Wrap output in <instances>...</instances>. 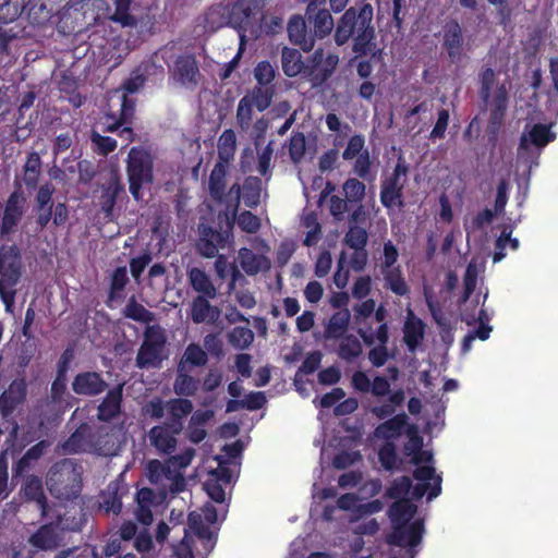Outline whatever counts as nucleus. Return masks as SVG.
Returning a JSON list of instances; mask_svg holds the SVG:
<instances>
[{
	"mask_svg": "<svg viewBox=\"0 0 558 558\" xmlns=\"http://www.w3.org/2000/svg\"><path fill=\"white\" fill-rule=\"evenodd\" d=\"M22 267L20 248L15 244L3 245L0 248V299L8 313H12L15 303Z\"/></svg>",
	"mask_w": 558,
	"mask_h": 558,
	"instance_id": "obj_5",
	"label": "nucleus"
},
{
	"mask_svg": "<svg viewBox=\"0 0 558 558\" xmlns=\"http://www.w3.org/2000/svg\"><path fill=\"white\" fill-rule=\"evenodd\" d=\"M512 230L510 227H505L500 235L497 238L495 243V252L493 255V262L498 263L501 262L506 257V247L510 246L512 251H517L520 246L519 240L517 238H511Z\"/></svg>",
	"mask_w": 558,
	"mask_h": 558,
	"instance_id": "obj_41",
	"label": "nucleus"
},
{
	"mask_svg": "<svg viewBox=\"0 0 558 558\" xmlns=\"http://www.w3.org/2000/svg\"><path fill=\"white\" fill-rule=\"evenodd\" d=\"M122 313L124 317L138 323L149 324L154 320V314L144 305L138 303L134 295L129 299Z\"/></svg>",
	"mask_w": 558,
	"mask_h": 558,
	"instance_id": "obj_42",
	"label": "nucleus"
},
{
	"mask_svg": "<svg viewBox=\"0 0 558 558\" xmlns=\"http://www.w3.org/2000/svg\"><path fill=\"white\" fill-rule=\"evenodd\" d=\"M71 387L77 396L96 397L107 390L108 383L104 379L101 373L84 371L74 376Z\"/></svg>",
	"mask_w": 558,
	"mask_h": 558,
	"instance_id": "obj_16",
	"label": "nucleus"
},
{
	"mask_svg": "<svg viewBox=\"0 0 558 558\" xmlns=\"http://www.w3.org/2000/svg\"><path fill=\"white\" fill-rule=\"evenodd\" d=\"M378 459L386 471L400 469L401 460L398 458L396 445L392 441H386L378 450Z\"/></svg>",
	"mask_w": 558,
	"mask_h": 558,
	"instance_id": "obj_44",
	"label": "nucleus"
},
{
	"mask_svg": "<svg viewBox=\"0 0 558 558\" xmlns=\"http://www.w3.org/2000/svg\"><path fill=\"white\" fill-rule=\"evenodd\" d=\"M14 191L11 192L5 202L0 225L2 234H10L14 232L25 211L26 197L22 191L21 182L17 179L14 180Z\"/></svg>",
	"mask_w": 558,
	"mask_h": 558,
	"instance_id": "obj_11",
	"label": "nucleus"
},
{
	"mask_svg": "<svg viewBox=\"0 0 558 558\" xmlns=\"http://www.w3.org/2000/svg\"><path fill=\"white\" fill-rule=\"evenodd\" d=\"M167 337L159 325H148L144 330L143 342L136 354L138 368L160 367L167 359Z\"/></svg>",
	"mask_w": 558,
	"mask_h": 558,
	"instance_id": "obj_8",
	"label": "nucleus"
},
{
	"mask_svg": "<svg viewBox=\"0 0 558 558\" xmlns=\"http://www.w3.org/2000/svg\"><path fill=\"white\" fill-rule=\"evenodd\" d=\"M49 444L46 440H40L29 449L15 462L13 466V476H22L29 471L33 465L41 458Z\"/></svg>",
	"mask_w": 558,
	"mask_h": 558,
	"instance_id": "obj_31",
	"label": "nucleus"
},
{
	"mask_svg": "<svg viewBox=\"0 0 558 558\" xmlns=\"http://www.w3.org/2000/svg\"><path fill=\"white\" fill-rule=\"evenodd\" d=\"M230 165L216 162L208 179V193L217 204H223L226 199V178Z\"/></svg>",
	"mask_w": 558,
	"mask_h": 558,
	"instance_id": "obj_26",
	"label": "nucleus"
},
{
	"mask_svg": "<svg viewBox=\"0 0 558 558\" xmlns=\"http://www.w3.org/2000/svg\"><path fill=\"white\" fill-rule=\"evenodd\" d=\"M209 300L211 299L204 295L194 298L190 311L193 323H215L218 319L220 311L217 306L211 305Z\"/></svg>",
	"mask_w": 558,
	"mask_h": 558,
	"instance_id": "obj_27",
	"label": "nucleus"
},
{
	"mask_svg": "<svg viewBox=\"0 0 558 558\" xmlns=\"http://www.w3.org/2000/svg\"><path fill=\"white\" fill-rule=\"evenodd\" d=\"M413 477L421 483H429L433 481L434 483L430 484V490L428 493L427 499L432 500L433 498H436L441 493V476L436 475L435 468L432 465H423L417 466L413 471Z\"/></svg>",
	"mask_w": 558,
	"mask_h": 558,
	"instance_id": "obj_39",
	"label": "nucleus"
},
{
	"mask_svg": "<svg viewBox=\"0 0 558 558\" xmlns=\"http://www.w3.org/2000/svg\"><path fill=\"white\" fill-rule=\"evenodd\" d=\"M68 379L54 377L49 397L40 405V415L48 422H58L74 405V398L68 392Z\"/></svg>",
	"mask_w": 558,
	"mask_h": 558,
	"instance_id": "obj_9",
	"label": "nucleus"
},
{
	"mask_svg": "<svg viewBox=\"0 0 558 558\" xmlns=\"http://www.w3.org/2000/svg\"><path fill=\"white\" fill-rule=\"evenodd\" d=\"M22 490L26 500L35 501L37 504L43 518L49 517L48 499L44 492L43 482L38 476H26Z\"/></svg>",
	"mask_w": 558,
	"mask_h": 558,
	"instance_id": "obj_25",
	"label": "nucleus"
},
{
	"mask_svg": "<svg viewBox=\"0 0 558 558\" xmlns=\"http://www.w3.org/2000/svg\"><path fill=\"white\" fill-rule=\"evenodd\" d=\"M236 151V135L232 129L225 130L218 140L217 162L230 165Z\"/></svg>",
	"mask_w": 558,
	"mask_h": 558,
	"instance_id": "obj_35",
	"label": "nucleus"
},
{
	"mask_svg": "<svg viewBox=\"0 0 558 558\" xmlns=\"http://www.w3.org/2000/svg\"><path fill=\"white\" fill-rule=\"evenodd\" d=\"M129 190L135 201L142 198V187L154 181V160L143 147H132L126 159Z\"/></svg>",
	"mask_w": 558,
	"mask_h": 558,
	"instance_id": "obj_6",
	"label": "nucleus"
},
{
	"mask_svg": "<svg viewBox=\"0 0 558 558\" xmlns=\"http://www.w3.org/2000/svg\"><path fill=\"white\" fill-rule=\"evenodd\" d=\"M28 544L35 548V551H47L56 549L59 546L60 537L56 529V523H46L40 525L27 539Z\"/></svg>",
	"mask_w": 558,
	"mask_h": 558,
	"instance_id": "obj_21",
	"label": "nucleus"
},
{
	"mask_svg": "<svg viewBox=\"0 0 558 558\" xmlns=\"http://www.w3.org/2000/svg\"><path fill=\"white\" fill-rule=\"evenodd\" d=\"M411 488L412 480L409 476L403 475L392 481L390 486L386 489L385 495L396 501L407 498Z\"/></svg>",
	"mask_w": 558,
	"mask_h": 558,
	"instance_id": "obj_53",
	"label": "nucleus"
},
{
	"mask_svg": "<svg viewBox=\"0 0 558 558\" xmlns=\"http://www.w3.org/2000/svg\"><path fill=\"white\" fill-rule=\"evenodd\" d=\"M480 96L487 104L492 97V90L496 82V73L492 68H485L478 75Z\"/></svg>",
	"mask_w": 558,
	"mask_h": 558,
	"instance_id": "obj_57",
	"label": "nucleus"
},
{
	"mask_svg": "<svg viewBox=\"0 0 558 558\" xmlns=\"http://www.w3.org/2000/svg\"><path fill=\"white\" fill-rule=\"evenodd\" d=\"M407 424L408 416L405 413L393 415L376 427L375 436L391 441V439H396L402 434Z\"/></svg>",
	"mask_w": 558,
	"mask_h": 558,
	"instance_id": "obj_32",
	"label": "nucleus"
},
{
	"mask_svg": "<svg viewBox=\"0 0 558 558\" xmlns=\"http://www.w3.org/2000/svg\"><path fill=\"white\" fill-rule=\"evenodd\" d=\"M129 282L128 271L124 266L117 267L111 276L109 299L114 300L119 292H122Z\"/></svg>",
	"mask_w": 558,
	"mask_h": 558,
	"instance_id": "obj_58",
	"label": "nucleus"
},
{
	"mask_svg": "<svg viewBox=\"0 0 558 558\" xmlns=\"http://www.w3.org/2000/svg\"><path fill=\"white\" fill-rule=\"evenodd\" d=\"M424 531L423 520L416 519L412 523L391 529L385 541L389 546L414 548L421 544Z\"/></svg>",
	"mask_w": 558,
	"mask_h": 558,
	"instance_id": "obj_13",
	"label": "nucleus"
},
{
	"mask_svg": "<svg viewBox=\"0 0 558 558\" xmlns=\"http://www.w3.org/2000/svg\"><path fill=\"white\" fill-rule=\"evenodd\" d=\"M385 288L389 289L392 293L398 296H404L409 294L410 288L403 277L400 266L391 269L383 270Z\"/></svg>",
	"mask_w": 558,
	"mask_h": 558,
	"instance_id": "obj_38",
	"label": "nucleus"
},
{
	"mask_svg": "<svg viewBox=\"0 0 558 558\" xmlns=\"http://www.w3.org/2000/svg\"><path fill=\"white\" fill-rule=\"evenodd\" d=\"M359 336L362 338L366 345H372L375 340L378 341L379 345H386L389 340V327L387 323H383L378 326L374 333L371 328L357 330Z\"/></svg>",
	"mask_w": 558,
	"mask_h": 558,
	"instance_id": "obj_52",
	"label": "nucleus"
},
{
	"mask_svg": "<svg viewBox=\"0 0 558 558\" xmlns=\"http://www.w3.org/2000/svg\"><path fill=\"white\" fill-rule=\"evenodd\" d=\"M368 59L360 57L361 59L355 64L356 74L360 78L363 80L371 77L374 71L373 62L378 61L381 58V49L377 48L375 45V49H373L372 52H368Z\"/></svg>",
	"mask_w": 558,
	"mask_h": 558,
	"instance_id": "obj_56",
	"label": "nucleus"
},
{
	"mask_svg": "<svg viewBox=\"0 0 558 558\" xmlns=\"http://www.w3.org/2000/svg\"><path fill=\"white\" fill-rule=\"evenodd\" d=\"M337 64V56L329 54L324 58L323 50L318 49L308 57V64L303 78L308 81L312 87H320L331 77Z\"/></svg>",
	"mask_w": 558,
	"mask_h": 558,
	"instance_id": "obj_10",
	"label": "nucleus"
},
{
	"mask_svg": "<svg viewBox=\"0 0 558 558\" xmlns=\"http://www.w3.org/2000/svg\"><path fill=\"white\" fill-rule=\"evenodd\" d=\"M43 172V161L38 153L27 154L23 166V182L28 190H35L38 186L39 178Z\"/></svg>",
	"mask_w": 558,
	"mask_h": 558,
	"instance_id": "obj_34",
	"label": "nucleus"
},
{
	"mask_svg": "<svg viewBox=\"0 0 558 558\" xmlns=\"http://www.w3.org/2000/svg\"><path fill=\"white\" fill-rule=\"evenodd\" d=\"M173 76L183 85H196L199 70L195 57L192 54L179 56L174 62Z\"/></svg>",
	"mask_w": 558,
	"mask_h": 558,
	"instance_id": "obj_24",
	"label": "nucleus"
},
{
	"mask_svg": "<svg viewBox=\"0 0 558 558\" xmlns=\"http://www.w3.org/2000/svg\"><path fill=\"white\" fill-rule=\"evenodd\" d=\"M27 385L25 378H15L0 395V413L3 417L13 414L26 400Z\"/></svg>",
	"mask_w": 558,
	"mask_h": 558,
	"instance_id": "obj_18",
	"label": "nucleus"
},
{
	"mask_svg": "<svg viewBox=\"0 0 558 558\" xmlns=\"http://www.w3.org/2000/svg\"><path fill=\"white\" fill-rule=\"evenodd\" d=\"M189 283L198 295H204L210 299L217 296V289L213 283L209 275L204 269L193 267L187 270Z\"/></svg>",
	"mask_w": 558,
	"mask_h": 558,
	"instance_id": "obj_30",
	"label": "nucleus"
},
{
	"mask_svg": "<svg viewBox=\"0 0 558 558\" xmlns=\"http://www.w3.org/2000/svg\"><path fill=\"white\" fill-rule=\"evenodd\" d=\"M254 340V332L242 326L234 327L228 335L229 343L239 350L247 349Z\"/></svg>",
	"mask_w": 558,
	"mask_h": 558,
	"instance_id": "obj_47",
	"label": "nucleus"
},
{
	"mask_svg": "<svg viewBox=\"0 0 558 558\" xmlns=\"http://www.w3.org/2000/svg\"><path fill=\"white\" fill-rule=\"evenodd\" d=\"M90 141L95 150L101 156H108L117 148V141L113 137L101 135L96 131L92 132Z\"/></svg>",
	"mask_w": 558,
	"mask_h": 558,
	"instance_id": "obj_59",
	"label": "nucleus"
},
{
	"mask_svg": "<svg viewBox=\"0 0 558 558\" xmlns=\"http://www.w3.org/2000/svg\"><path fill=\"white\" fill-rule=\"evenodd\" d=\"M409 173V165L404 157L400 155L392 172L384 177L380 181L379 199L381 205L387 209H402L405 206L404 186Z\"/></svg>",
	"mask_w": 558,
	"mask_h": 558,
	"instance_id": "obj_7",
	"label": "nucleus"
},
{
	"mask_svg": "<svg viewBox=\"0 0 558 558\" xmlns=\"http://www.w3.org/2000/svg\"><path fill=\"white\" fill-rule=\"evenodd\" d=\"M238 226L247 233H256L260 228V220L252 211L244 210L238 217Z\"/></svg>",
	"mask_w": 558,
	"mask_h": 558,
	"instance_id": "obj_64",
	"label": "nucleus"
},
{
	"mask_svg": "<svg viewBox=\"0 0 558 558\" xmlns=\"http://www.w3.org/2000/svg\"><path fill=\"white\" fill-rule=\"evenodd\" d=\"M365 148V137L362 134L352 135L347 144V147L342 151V158L344 160H352L355 157L360 156Z\"/></svg>",
	"mask_w": 558,
	"mask_h": 558,
	"instance_id": "obj_62",
	"label": "nucleus"
},
{
	"mask_svg": "<svg viewBox=\"0 0 558 558\" xmlns=\"http://www.w3.org/2000/svg\"><path fill=\"white\" fill-rule=\"evenodd\" d=\"M147 76L141 66L133 70L130 76L123 82L122 88L128 94L138 92L146 83Z\"/></svg>",
	"mask_w": 558,
	"mask_h": 558,
	"instance_id": "obj_61",
	"label": "nucleus"
},
{
	"mask_svg": "<svg viewBox=\"0 0 558 558\" xmlns=\"http://www.w3.org/2000/svg\"><path fill=\"white\" fill-rule=\"evenodd\" d=\"M46 485L59 500H74L82 492V473L69 459L56 462L48 471Z\"/></svg>",
	"mask_w": 558,
	"mask_h": 558,
	"instance_id": "obj_4",
	"label": "nucleus"
},
{
	"mask_svg": "<svg viewBox=\"0 0 558 558\" xmlns=\"http://www.w3.org/2000/svg\"><path fill=\"white\" fill-rule=\"evenodd\" d=\"M289 156L294 163L302 161L306 150L305 135L302 132H293L289 145Z\"/></svg>",
	"mask_w": 558,
	"mask_h": 558,
	"instance_id": "obj_55",
	"label": "nucleus"
},
{
	"mask_svg": "<svg viewBox=\"0 0 558 558\" xmlns=\"http://www.w3.org/2000/svg\"><path fill=\"white\" fill-rule=\"evenodd\" d=\"M208 361L207 353L196 343H190L183 356L181 357L178 367L186 368V365L201 367Z\"/></svg>",
	"mask_w": 558,
	"mask_h": 558,
	"instance_id": "obj_43",
	"label": "nucleus"
},
{
	"mask_svg": "<svg viewBox=\"0 0 558 558\" xmlns=\"http://www.w3.org/2000/svg\"><path fill=\"white\" fill-rule=\"evenodd\" d=\"M327 8V0H313L304 15L294 14L289 19L287 32L290 41L303 51H311L318 39L329 36L336 28V22Z\"/></svg>",
	"mask_w": 558,
	"mask_h": 558,
	"instance_id": "obj_2",
	"label": "nucleus"
},
{
	"mask_svg": "<svg viewBox=\"0 0 558 558\" xmlns=\"http://www.w3.org/2000/svg\"><path fill=\"white\" fill-rule=\"evenodd\" d=\"M189 529L202 541L211 543L214 533L203 521V515L197 512H191L187 517Z\"/></svg>",
	"mask_w": 558,
	"mask_h": 558,
	"instance_id": "obj_51",
	"label": "nucleus"
},
{
	"mask_svg": "<svg viewBox=\"0 0 558 558\" xmlns=\"http://www.w3.org/2000/svg\"><path fill=\"white\" fill-rule=\"evenodd\" d=\"M362 352L363 348L361 342L352 335L344 337L338 348V355L347 362H352L357 359Z\"/></svg>",
	"mask_w": 558,
	"mask_h": 558,
	"instance_id": "obj_45",
	"label": "nucleus"
},
{
	"mask_svg": "<svg viewBox=\"0 0 558 558\" xmlns=\"http://www.w3.org/2000/svg\"><path fill=\"white\" fill-rule=\"evenodd\" d=\"M199 387L198 379L187 374V369L178 367L177 376L173 383V390L180 398L193 397Z\"/></svg>",
	"mask_w": 558,
	"mask_h": 558,
	"instance_id": "obj_37",
	"label": "nucleus"
},
{
	"mask_svg": "<svg viewBox=\"0 0 558 558\" xmlns=\"http://www.w3.org/2000/svg\"><path fill=\"white\" fill-rule=\"evenodd\" d=\"M374 7L368 0H355L336 21L333 40L338 47L352 43V62L375 49Z\"/></svg>",
	"mask_w": 558,
	"mask_h": 558,
	"instance_id": "obj_1",
	"label": "nucleus"
},
{
	"mask_svg": "<svg viewBox=\"0 0 558 558\" xmlns=\"http://www.w3.org/2000/svg\"><path fill=\"white\" fill-rule=\"evenodd\" d=\"M529 138L536 147H545L547 144L555 140V134L550 132L548 125L536 123L529 132Z\"/></svg>",
	"mask_w": 558,
	"mask_h": 558,
	"instance_id": "obj_54",
	"label": "nucleus"
},
{
	"mask_svg": "<svg viewBox=\"0 0 558 558\" xmlns=\"http://www.w3.org/2000/svg\"><path fill=\"white\" fill-rule=\"evenodd\" d=\"M368 233L361 226H350L344 235V244L352 250H363L366 247Z\"/></svg>",
	"mask_w": 558,
	"mask_h": 558,
	"instance_id": "obj_50",
	"label": "nucleus"
},
{
	"mask_svg": "<svg viewBox=\"0 0 558 558\" xmlns=\"http://www.w3.org/2000/svg\"><path fill=\"white\" fill-rule=\"evenodd\" d=\"M182 432H175L169 424L156 425L148 432L150 445L162 454L172 453L178 445L177 435Z\"/></svg>",
	"mask_w": 558,
	"mask_h": 558,
	"instance_id": "obj_20",
	"label": "nucleus"
},
{
	"mask_svg": "<svg viewBox=\"0 0 558 558\" xmlns=\"http://www.w3.org/2000/svg\"><path fill=\"white\" fill-rule=\"evenodd\" d=\"M441 47L451 63H458L464 56V36L460 23L451 19L441 27Z\"/></svg>",
	"mask_w": 558,
	"mask_h": 558,
	"instance_id": "obj_12",
	"label": "nucleus"
},
{
	"mask_svg": "<svg viewBox=\"0 0 558 558\" xmlns=\"http://www.w3.org/2000/svg\"><path fill=\"white\" fill-rule=\"evenodd\" d=\"M65 0H0V23L9 24L27 12L33 24L41 25L59 11Z\"/></svg>",
	"mask_w": 558,
	"mask_h": 558,
	"instance_id": "obj_3",
	"label": "nucleus"
},
{
	"mask_svg": "<svg viewBox=\"0 0 558 558\" xmlns=\"http://www.w3.org/2000/svg\"><path fill=\"white\" fill-rule=\"evenodd\" d=\"M425 336V325L421 318L407 319L403 328V341L410 352H415Z\"/></svg>",
	"mask_w": 558,
	"mask_h": 558,
	"instance_id": "obj_33",
	"label": "nucleus"
},
{
	"mask_svg": "<svg viewBox=\"0 0 558 558\" xmlns=\"http://www.w3.org/2000/svg\"><path fill=\"white\" fill-rule=\"evenodd\" d=\"M132 0H116V9L111 16V20L116 23L121 24V26L133 27L136 26L137 21L135 16L130 14Z\"/></svg>",
	"mask_w": 558,
	"mask_h": 558,
	"instance_id": "obj_46",
	"label": "nucleus"
},
{
	"mask_svg": "<svg viewBox=\"0 0 558 558\" xmlns=\"http://www.w3.org/2000/svg\"><path fill=\"white\" fill-rule=\"evenodd\" d=\"M146 476L150 484L157 485L163 478L171 477V469L157 459L149 460L146 464Z\"/></svg>",
	"mask_w": 558,
	"mask_h": 558,
	"instance_id": "obj_48",
	"label": "nucleus"
},
{
	"mask_svg": "<svg viewBox=\"0 0 558 558\" xmlns=\"http://www.w3.org/2000/svg\"><path fill=\"white\" fill-rule=\"evenodd\" d=\"M281 64L283 73L289 77L301 75L303 78L308 58L304 61L298 49L284 47L281 52Z\"/></svg>",
	"mask_w": 558,
	"mask_h": 558,
	"instance_id": "obj_29",
	"label": "nucleus"
},
{
	"mask_svg": "<svg viewBox=\"0 0 558 558\" xmlns=\"http://www.w3.org/2000/svg\"><path fill=\"white\" fill-rule=\"evenodd\" d=\"M345 198L351 204H360L365 197L366 186L356 178H349L342 185Z\"/></svg>",
	"mask_w": 558,
	"mask_h": 558,
	"instance_id": "obj_49",
	"label": "nucleus"
},
{
	"mask_svg": "<svg viewBox=\"0 0 558 558\" xmlns=\"http://www.w3.org/2000/svg\"><path fill=\"white\" fill-rule=\"evenodd\" d=\"M262 11L259 2L236 0L229 11V22L238 31L246 32L256 24Z\"/></svg>",
	"mask_w": 558,
	"mask_h": 558,
	"instance_id": "obj_14",
	"label": "nucleus"
},
{
	"mask_svg": "<svg viewBox=\"0 0 558 558\" xmlns=\"http://www.w3.org/2000/svg\"><path fill=\"white\" fill-rule=\"evenodd\" d=\"M372 171V160L368 150H364L360 156L355 157L353 163V172L361 179L367 180Z\"/></svg>",
	"mask_w": 558,
	"mask_h": 558,
	"instance_id": "obj_63",
	"label": "nucleus"
},
{
	"mask_svg": "<svg viewBox=\"0 0 558 558\" xmlns=\"http://www.w3.org/2000/svg\"><path fill=\"white\" fill-rule=\"evenodd\" d=\"M253 114V100L248 96H244L240 99L236 109V121L242 130L250 126Z\"/></svg>",
	"mask_w": 558,
	"mask_h": 558,
	"instance_id": "obj_60",
	"label": "nucleus"
},
{
	"mask_svg": "<svg viewBox=\"0 0 558 558\" xmlns=\"http://www.w3.org/2000/svg\"><path fill=\"white\" fill-rule=\"evenodd\" d=\"M96 435L90 425L82 423L62 444L64 452L73 454L90 452L96 446Z\"/></svg>",
	"mask_w": 558,
	"mask_h": 558,
	"instance_id": "obj_17",
	"label": "nucleus"
},
{
	"mask_svg": "<svg viewBox=\"0 0 558 558\" xmlns=\"http://www.w3.org/2000/svg\"><path fill=\"white\" fill-rule=\"evenodd\" d=\"M351 314L348 308L338 311L331 315L325 329L327 339H339L348 330Z\"/></svg>",
	"mask_w": 558,
	"mask_h": 558,
	"instance_id": "obj_36",
	"label": "nucleus"
},
{
	"mask_svg": "<svg viewBox=\"0 0 558 558\" xmlns=\"http://www.w3.org/2000/svg\"><path fill=\"white\" fill-rule=\"evenodd\" d=\"M417 507L408 498L393 501L388 508V517L391 522V529L412 523Z\"/></svg>",
	"mask_w": 558,
	"mask_h": 558,
	"instance_id": "obj_28",
	"label": "nucleus"
},
{
	"mask_svg": "<svg viewBox=\"0 0 558 558\" xmlns=\"http://www.w3.org/2000/svg\"><path fill=\"white\" fill-rule=\"evenodd\" d=\"M229 234L222 233L216 228L199 223L198 239L195 243L196 252L205 258H213L217 255L219 248L225 247Z\"/></svg>",
	"mask_w": 558,
	"mask_h": 558,
	"instance_id": "obj_15",
	"label": "nucleus"
},
{
	"mask_svg": "<svg viewBox=\"0 0 558 558\" xmlns=\"http://www.w3.org/2000/svg\"><path fill=\"white\" fill-rule=\"evenodd\" d=\"M166 407L169 414V421L166 423L173 427L175 432H182L184 429V418L194 409L192 401L187 398H173L166 401Z\"/></svg>",
	"mask_w": 558,
	"mask_h": 558,
	"instance_id": "obj_23",
	"label": "nucleus"
},
{
	"mask_svg": "<svg viewBox=\"0 0 558 558\" xmlns=\"http://www.w3.org/2000/svg\"><path fill=\"white\" fill-rule=\"evenodd\" d=\"M243 202L248 208H256L260 202L262 180L258 177L250 175L243 183Z\"/></svg>",
	"mask_w": 558,
	"mask_h": 558,
	"instance_id": "obj_40",
	"label": "nucleus"
},
{
	"mask_svg": "<svg viewBox=\"0 0 558 558\" xmlns=\"http://www.w3.org/2000/svg\"><path fill=\"white\" fill-rule=\"evenodd\" d=\"M124 193V185L118 173H112L109 179L100 185V195L98 205L105 215V218L111 220L113 209L120 194Z\"/></svg>",
	"mask_w": 558,
	"mask_h": 558,
	"instance_id": "obj_19",
	"label": "nucleus"
},
{
	"mask_svg": "<svg viewBox=\"0 0 558 558\" xmlns=\"http://www.w3.org/2000/svg\"><path fill=\"white\" fill-rule=\"evenodd\" d=\"M122 385L108 390L107 395L97 408V418L101 422H111L121 413Z\"/></svg>",
	"mask_w": 558,
	"mask_h": 558,
	"instance_id": "obj_22",
	"label": "nucleus"
}]
</instances>
